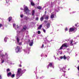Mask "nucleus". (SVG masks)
Instances as JSON below:
<instances>
[{
    "mask_svg": "<svg viewBox=\"0 0 79 79\" xmlns=\"http://www.w3.org/2000/svg\"><path fill=\"white\" fill-rule=\"evenodd\" d=\"M22 74H23V73H22V69H18L16 74V77L17 79L19 78L20 77H21Z\"/></svg>",
    "mask_w": 79,
    "mask_h": 79,
    "instance_id": "nucleus-1",
    "label": "nucleus"
},
{
    "mask_svg": "<svg viewBox=\"0 0 79 79\" xmlns=\"http://www.w3.org/2000/svg\"><path fill=\"white\" fill-rule=\"evenodd\" d=\"M77 31V28L76 27H71L69 28V32H73V31H75L76 32Z\"/></svg>",
    "mask_w": 79,
    "mask_h": 79,
    "instance_id": "nucleus-2",
    "label": "nucleus"
},
{
    "mask_svg": "<svg viewBox=\"0 0 79 79\" xmlns=\"http://www.w3.org/2000/svg\"><path fill=\"white\" fill-rule=\"evenodd\" d=\"M68 47L69 46L68 45V44H67V43H64L62 45L60 48L59 50H62V49H63V47H66L67 48V47Z\"/></svg>",
    "mask_w": 79,
    "mask_h": 79,
    "instance_id": "nucleus-3",
    "label": "nucleus"
},
{
    "mask_svg": "<svg viewBox=\"0 0 79 79\" xmlns=\"http://www.w3.org/2000/svg\"><path fill=\"white\" fill-rule=\"evenodd\" d=\"M20 50L21 49L20 48V47L17 46L15 48V52H16V53H18V52H20Z\"/></svg>",
    "mask_w": 79,
    "mask_h": 79,
    "instance_id": "nucleus-4",
    "label": "nucleus"
},
{
    "mask_svg": "<svg viewBox=\"0 0 79 79\" xmlns=\"http://www.w3.org/2000/svg\"><path fill=\"white\" fill-rule=\"evenodd\" d=\"M24 11L25 12L26 14H27V12L29 11V9L26 6L24 8Z\"/></svg>",
    "mask_w": 79,
    "mask_h": 79,
    "instance_id": "nucleus-5",
    "label": "nucleus"
},
{
    "mask_svg": "<svg viewBox=\"0 0 79 79\" xmlns=\"http://www.w3.org/2000/svg\"><path fill=\"white\" fill-rule=\"evenodd\" d=\"M51 26L50 25V22H48L46 24V26L47 27V28H49Z\"/></svg>",
    "mask_w": 79,
    "mask_h": 79,
    "instance_id": "nucleus-6",
    "label": "nucleus"
},
{
    "mask_svg": "<svg viewBox=\"0 0 79 79\" xmlns=\"http://www.w3.org/2000/svg\"><path fill=\"white\" fill-rule=\"evenodd\" d=\"M33 44H34V42H33V40H31V42L29 43L30 46H32V45H33Z\"/></svg>",
    "mask_w": 79,
    "mask_h": 79,
    "instance_id": "nucleus-7",
    "label": "nucleus"
},
{
    "mask_svg": "<svg viewBox=\"0 0 79 79\" xmlns=\"http://www.w3.org/2000/svg\"><path fill=\"white\" fill-rule=\"evenodd\" d=\"M45 19H46V20H48L49 19V16L48 15H47L44 18Z\"/></svg>",
    "mask_w": 79,
    "mask_h": 79,
    "instance_id": "nucleus-8",
    "label": "nucleus"
},
{
    "mask_svg": "<svg viewBox=\"0 0 79 79\" xmlns=\"http://www.w3.org/2000/svg\"><path fill=\"white\" fill-rule=\"evenodd\" d=\"M31 4L32 6H35V4L33 2V1H32L31 2Z\"/></svg>",
    "mask_w": 79,
    "mask_h": 79,
    "instance_id": "nucleus-9",
    "label": "nucleus"
},
{
    "mask_svg": "<svg viewBox=\"0 0 79 79\" xmlns=\"http://www.w3.org/2000/svg\"><path fill=\"white\" fill-rule=\"evenodd\" d=\"M27 26H26V25H25L23 26V30H25V31H26V30L27 29Z\"/></svg>",
    "mask_w": 79,
    "mask_h": 79,
    "instance_id": "nucleus-10",
    "label": "nucleus"
},
{
    "mask_svg": "<svg viewBox=\"0 0 79 79\" xmlns=\"http://www.w3.org/2000/svg\"><path fill=\"white\" fill-rule=\"evenodd\" d=\"M53 18H55V15L52 14L51 15V19H53Z\"/></svg>",
    "mask_w": 79,
    "mask_h": 79,
    "instance_id": "nucleus-11",
    "label": "nucleus"
},
{
    "mask_svg": "<svg viewBox=\"0 0 79 79\" xmlns=\"http://www.w3.org/2000/svg\"><path fill=\"white\" fill-rule=\"evenodd\" d=\"M7 76L8 77H10V76H11V73L9 72L8 73H7Z\"/></svg>",
    "mask_w": 79,
    "mask_h": 79,
    "instance_id": "nucleus-12",
    "label": "nucleus"
},
{
    "mask_svg": "<svg viewBox=\"0 0 79 79\" xmlns=\"http://www.w3.org/2000/svg\"><path fill=\"white\" fill-rule=\"evenodd\" d=\"M49 66H50V67H51V68H52L53 67V63H50L48 64Z\"/></svg>",
    "mask_w": 79,
    "mask_h": 79,
    "instance_id": "nucleus-13",
    "label": "nucleus"
},
{
    "mask_svg": "<svg viewBox=\"0 0 79 79\" xmlns=\"http://www.w3.org/2000/svg\"><path fill=\"white\" fill-rule=\"evenodd\" d=\"M42 25H40L39 27L38 28V29H40L41 28H42Z\"/></svg>",
    "mask_w": 79,
    "mask_h": 79,
    "instance_id": "nucleus-14",
    "label": "nucleus"
},
{
    "mask_svg": "<svg viewBox=\"0 0 79 79\" xmlns=\"http://www.w3.org/2000/svg\"><path fill=\"white\" fill-rule=\"evenodd\" d=\"M12 17H10L9 18V22H10V21H11L12 20Z\"/></svg>",
    "mask_w": 79,
    "mask_h": 79,
    "instance_id": "nucleus-15",
    "label": "nucleus"
},
{
    "mask_svg": "<svg viewBox=\"0 0 79 79\" xmlns=\"http://www.w3.org/2000/svg\"><path fill=\"white\" fill-rule=\"evenodd\" d=\"M34 13H35V11L34 10H33L32 12V16H34Z\"/></svg>",
    "mask_w": 79,
    "mask_h": 79,
    "instance_id": "nucleus-16",
    "label": "nucleus"
},
{
    "mask_svg": "<svg viewBox=\"0 0 79 79\" xmlns=\"http://www.w3.org/2000/svg\"><path fill=\"white\" fill-rule=\"evenodd\" d=\"M37 8L39 10H41L42 9V7L40 6H38L37 7Z\"/></svg>",
    "mask_w": 79,
    "mask_h": 79,
    "instance_id": "nucleus-17",
    "label": "nucleus"
},
{
    "mask_svg": "<svg viewBox=\"0 0 79 79\" xmlns=\"http://www.w3.org/2000/svg\"><path fill=\"white\" fill-rule=\"evenodd\" d=\"M44 17H42L40 19V20L42 22L43 21V20H44Z\"/></svg>",
    "mask_w": 79,
    "mask_h": 79,
    "instance_id": "nucleus-18",
    "label": "nucleus"
},
{
    "mask_svg": "<svg viewBox=\"0 0 79 79\" xmlns=\"http://www.w3.org/2000/svg\"><path fill=\"white\" fill-rule=\"evenodd\" d=\"M15 74H13L11 75V77H12V78H13V77H15Z\"/></svg>",
    "mask_w": 79,
    "mask_h": 79,
    "instance_id": "nucleus-19",
    "label": "nucleus"
},
{
    "mask_svg": "<svg viewBox=\"0 0 79 79\" xmlns=\"http://www.w3.org/2000/svg\"><path fill=\"white\" fill-rule=\"evenodd\" d=\"M63 58L64 59V60H66V56L65 55H64Z\"/></svg>",
    "mask_w": 79,
    "mask_h": 79,
    "instance_id": "nucleus-20",
    "label": "nucleus"
},
{
    "mask_svg": "<svg viewBox=\"0 0 79 79\" xmlns=\"http://www.w3.org/2000/svg\"><path fill=\"white\" fill-rule=\"evenodd\" d=\"M10 69H6V72L7 73H8V72H10Z\"/></svg>",
    "mask_w": 79,
    "mask_h": 79,
    "instance_id": "nucleus-21",
    "label": "nucleus"
},
{
    "mask_svg": "<svg viewBox=\"0 0 79 79\" xmlns=\"http://www.w3.org/2000/svg\"><path fill=\"white\" fill-rule=\"evenodd\" d=\"M25 18L27 20L28 19H29V17H25Z\"/></svg>",
    "mask_w": 79,
    "mask_h": 79,
    "instance_id": "nucleus-22",
    "label": "nucleus"
},
{
    "mask_svg": "<svg viewBox=\"0 0 79 79\" xmlns=\"http://www.w3.org/2000/svg\"><path fill=\"white\" fill-rule=\"evenodd\" d=\"M17 42H18V43H19V38H18V37L17 38Z\"/></svg>",
    "mask_w": 79,
    "mask_h": 79,
    "instance_id": "nucleus-23",
    "label": "nucleus"
},
{
    "mask_svg": "<svg viewBox=\"0 0 79 79\" xmlns=\"http://www.w3.org/2000/svg\"><path fill=\"white\" fill-rule=\"evenodd\" d=\"M1 63H3V62H4V60L3 59H1Z\"/></svg>",
    "mask_w": 79,
    "mask_h": 79,
    "instance_id": "nucleus-24",
    "label": "nucleus"
},
{
    "mask_svg": "<svg viewBox=\"0 0 79 79\" xmlns=\"http://www.w3.org/2000/svg\"><path fill=\"white\" fill-rule=\"evenodd\" d=\"M70 44L71 45H73V41H71L70 42Z\"/></svg>",
    "mask_w": 79,
    "mask_h": 79,
    "instance_id": "nucleus-25",
    "label": "nucleus"
},
{
    "mask_svg": "<svg viewBox=\"0 0 79 79\" xmlns=\"http://www.w3.org/2000/svg\"><path fill=\"white\" fill-rule=\"evenodd\" d=\"M43 31L44 32V33H45L46 32V31H45V30L44 29H43Z\"/></svg>",
    "mask_w": 79,
    "mask_h": 79,
    "instance_id": "nucleus-26",
    "label": "nucleus"
},
{
    "mask_svg": "<svg viewBox=\"0 0 79 79\" xmlns=\"http://www.w3.org/2000/svg\"><path fill=\"white\" fill-rule=\"evenodd\" d=\"M1 56L2 58H4L5 57V55H4L3 54H2L1 55Z\"/></svg>",
    "mask_w": 79,
    "mask_h": 79,
    "instance_id": "nucleus-27",
    "label": "nucleus"
},
{
    "mask_svg": "<svg viewBox=\"0 0 79 79\" xmlns=\"http://www.w3.org/2000/svg\"><path fill=\"white\" fill-rule=\"evenodd\" d=\"M24 16V15H20V17L21 18H23V17Z\"/></svg>",
    "mask_w": 79,
    "mask_h": 79,
    "instance_id": "nucleus-28",
    "label": "nucleus"
},
{
    "mask_svg": "<svg viewBox=\"0 0 79 79\" xmlns=\"http://www.w3.org/2000/svg\"><path fill=\"white\" fill-rule=\"evenodd\" d=\"M48 22V21L44 20V23H45L46 24Z\"/></svg>",
    "mask_w": 79,
    "mask_h": 79,
    "instance_id": "nucleus-29",
    "label": "nucleus"
},
{
    "mask_svg": "<svg viewBox=\"0 0 79 79\" xmlns=\"http://www.w3.org/2000/svg\"><path fill=\"white\" fill-rule=\"evenodd\" d=\"M36 21H38L39 20V17H36Z\"/></svg>",
    "mask_w": 79,
    "mask_h": 79,
    "instance_id": "nucleus-30",
    "label": "nucleus"
},
{
    "mask_svg": "<svg viewBox=\"0 0 79 79\" xmlns=\"http://www.w3.org/2000/svg\"><path fill=\"white\" fill-rule=\"evenodd\" d=\"M60 58L61 59H63V57L61 56L60 57Z\"/></svg>",
    "mask_w": 79,
    "mask_h": 79,
    "instance_id": "nucleus-31",
    "label": "nucleus"
},
{
    "mask_svg": "<svg viewBox=\"0 0 79 79\" xmlns=\"http://www.w3.org/2000/svg\"><path fill=\"white\" fill-rule=\"evenodd\" d=\"M38 34H40V31H38Z\"/></svg>",
    "mask_w": 79,
    "mask_h": 79,
    "instance_id": "nucleus-32",
    "label": "nucleus"
},
{
    "mask_svg": "<svg viewBox=\"0 0 79 79\" xmlns=\"http://www.w3.org/2000/svg\"><path fill=\"white\" fill-rule=\"evenodd\" d=\"M17 28L18 29V28H19V26H18V25H17Z\"/></svg>",
    "mask_w": 79,
    "mask_h": 79,
    "instance_id": "nucleus-33",
    "label": "nucleus"
},
{
    "mask_svg": "<svg viewBox=\"0 0 79 79\" xmlns=\"http://www.w3.org/2000/svg\"><path fill=\"white\" fill-rule=\"evenodd\" d=\"M19 67H22V66L21 65V64H20L19 65Z\"/></svg>",
    "mask_w": 79,
    "mask_h": 79,
    "instance_id": "nucleus-34",
    "label": "nucleus"
},
{
    "mask_svg": "<svg viewBox=\"0 0 79 79\" xmlns=\"http://www.w3.org/2000/svg\"><path fill=\"white\" fill-rule=\"evenodd\" d=\"M15 25H16V24H15V23H14L13 24V27H15Z\"/></svg>",
    "mask_w": 79,
    "mask_h": 79,
    "instance_id": "nucleus-35",
    "label": "nucleus"
},
{
    "mask_svg": "<svg viewBox=\"0 0 79 79\" xmlns=\"http://www.w3.org/2000/svg\"><path fill=\"white\" fill-rule=\"evenodd\" d=\"M77 68L78 71H79V66H78Z\"/></svg>",
    "mask_w": 79,
    "mask_h": 79,
    "instance_id": "nucleus-36",
    "label": "nucleus"
},
{
    "mask_svg": "<svg viewBox=\"0 0 79 79\" xmlns=\"http://www.w3.org/2000/svg\"><path fill=\"white\" fill-rule=\"evenodd\" d=\"M44 13L45 15H46V13H47V11H45Z\"/></svg>",
    "mask_w": 79,
    "mask_h": 79,
    "instance_id": "nucleus-37",
    "label": "nucleus"
},
{
    "mask_svg": "<svg viewBox=\"0 0 79 79\" xmlns=\"http://www.w3.org/2000/svg\"><path fill=\"white\" fill-rule=\"evenodd\" d=\"M65 31H68V28H66L65 29Z\"/></svg>",
    "mask_w": 79,
    "mask_h": 79,
    "instance_id": "nucleus-38",
    "label": "nucleus"
},
{
    "mask_svg": "<svg viewBox=\"0 0 79 79\" xmlns=\"http://www.w3.org/2000/svg\"><path fill=\"white\" fill-rule=\"evenodd\" d=\"M43 47H44V44H43L41 48H43Z\"/></svg>",
    "mask_w": 79,
    "mask_h": 79,
    "instance_id": "nucleus-39",
    "label": "nucleus"
},
{
    "mask_svg": "<svg viewBox=\"0 0 79 79\" xmlns=\"http://www.w3.org/2000/svg\"><path fill=\"white\" fill-rule=\"evenodd\" d=\"M19 45H21V43H19Z\"/></svg>",
    "mask_w": 79,
    "mask_h": 79,
    "instance_id": "nucleus-40",
    "label": "nucleus"
},
{
    "mask_svg": "<svg viewBox=\"0 0 79 79\" xmlns=\"http://www.w3.org/2000/svg\"><path fill=\"white\" fill-rule=\"evenodd\" d=\"M28 42H30V39L28 40Z\"/></svg>",
    "mask_w": 79,
    "mask_h": 79,
    "instance_id": "nucleus-41",
    "label": "nucleus"
},
{
    "mask_svg": "<svg viewBox=\"0 0 79 79\" xmlns=\"http://www.w3.org/2000/svg\"><path fill=\"white\" fill-rule=\"evenodd\" d=\"M49 66H49V65H48V68H49Z\"/></svg>",
    "mask_w": 79,
    "mask_h": 79,
    "instance_id": "nucleus-42",
    "label": "nucleus"
},
{
    "mask_svg": "<svg viewBox=\"0 0 79 79\" xmlns=\"http://www.w3.org/2000/svg\"><path fill=\"white\" fill-rule=\"evenodd\" d=\"M75 26H76V27H77V24H75Z\"/></svg>",
    "mask_w": 79,
    "mask_h": 79,
    "instance_id": "nucleus-43",
    "label": "nucleus"
},
{
    "mask_svg": "<svg viewBox=\"0 0 79 79\" xmlns=\"http://www.w3.org/2000/svg\"><path fill=\"white\" fill-rule=\"evenodd\" d=\"M45 16V14H44V15H43V17H44V16Z\"/></svg>",
    "mask_w": 79,
    "mask_h": 79,
    "instance_id": "nucleus-44",
    "label": "nucleus"
},
{
    "mask_svg": "<svg viewBox=\"0 0 79 79\" xmlns=\"http://www.w3.org/2000/svg\"><path fill=\"white\" fill-rule=\"evenodd\" d=\"M2 26V24H0V27H1V26Z\"/></svg>",
    "mask_w": 79,
    "mask_h": 79,
    "instance_id": "nucleus-45",
    "label": "nucleus"
},
{
    "mask_svg": "<svg viewBox=\"0 0 79 79\" xmlns=\"http://www.w3.org/2000/svg\"><path fill=\"white\" fill-rule=\"evenodd\" d=\"M5 55H6V53H5Z\"/></svg>",
    "mask_w": 79,
    "mask_h": 79,
    "instance_id": "nucleus-46",
    "label": "nucleus"
},
{
    "mask_svg": "<svg viewBox=\"0 0 79 79\" xmlns=\"http://www.w3.org/2000/svg\"><path fill=\"white\" fill-rule=\"evenodd\" d=\"M2 51H3V50H2L1 51V52H2Z\"/></svg>",
    "mask_w": 79,
    "mask_h": 79,
    "instance_id": "nucleus-47",
    "label": "nucleus"
},
{
    "mask_svg": "<svg viewBox=\"0 0 79 79\" xmlns=\"http://www.w3.org/2000/svg\"><path fill=\"white\" fill-rule=\"evenodd\" d=\"M2 78L1 77L0 79H2Z\"/></svg>",
    "mask_w": 79,
    "mask_h": 79,
    "instance_id": "nucleus-48",
    "label": "nucleus"
},
{
    "mask_svg": "<svg viewBox=\"0 0 79 79\" xmlns=\"http://www.w3.org/2000/svg\"><path fill=\"white\" fill-rule=\"evenodd\" d=\"M23 29H22V31H23Z\"/></svg>",
    "mask_w": 79,
    "mask_h": 79,
    "instance_id": "nucleus-49",
    "label": "nucleus"
}]
</instances>
